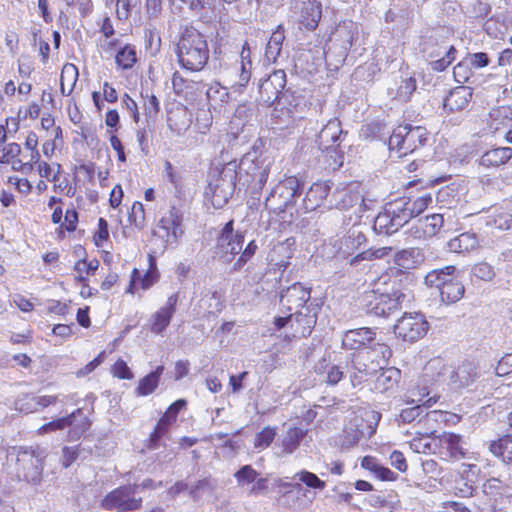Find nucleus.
I'll use <instances>...</instances> for the list:
<instances>
[{"instance_id": "obj_1", "label": "nucleus", "mask_w": 512, "mask_h": 512, "mask_svg": "<svg viewBox=\"0 0 512 512\" xmlns=\"http://www.w3.org/2000/svg\"><path fill=\"white\" fill-rule=\"evenodd\" d=\"M477 376L476 366L472 362H464L454 369L445 365L441 359L430 360L424 367L420 380L422 386L420 384L417 386L419 400L430 395V390L426 386L428 383L444 382L456 389L469 386Z\"/></svg>"}, {"instance_id": "obj_2", "label": "nucleus", "mask_w": 512, "mask_h": 512, "mask_svg": "<svg viewBox=\"0 0 512 512\" xmlns=\"http://www.w3.org/2000/svg\"><path fill=\"white\" fill-rule=\"evenodd\" d=\"M176 55L183 69L191 72L200 71L209 59L207 40L198 30L185 28L177 43Z\"/></svg>"}, {"instance_id": "obj_3", "label": "nucleus", "mask_w": 512, "mask_h": 512, "mask_svg": "<svg viewBox=\"0 0 512 512\" xmlns=\"http://www.w3.org/2000/svg\"><path fill=\"white\" fill-rule=\"evenodd\" d=\"M270 169L271 161L257 150H251L237 163L238 184L252 194H259L268 180Z\"/></svg>"}, {"instance_id": "obj_4", "label": "nucleus", "mask_w": 512, "mask_h": 512, "mask_svg": "<svg viewBox=\"0 0 512 512\" xmlns=\"http://www.w3.org/2000/svg\"><path fill=\"white\" fill-rule=\"evenodd\" d=\"M318 311V305H307L305 310L300 309L287 316L275 317L273 324L276 330L288 328L291 331L290 334L285 335L288 341L308 337L316 325Z\"/></svg>"}, {"instance_id": "obj_5", "label": "nucleus", "mask_w": 512, "mask_h": 512, "mask_svg": "<svg viewBox=\"0 0 512 512\" xmlns=\"http://www.w3.org/2000/svg\"><path fill=\"white\" fill-rule=\"evenodd\" d=\"M303 186V181L298 177L286 176L273 186L265 199V207L277 214L292 209L296 199L302 194Z\"/></svg>"}, {"instance_id": "obj_6", "label": "nucleus", "mask_w": 512, "mask_h": 512, "mask_svg": "<svg viewBox=\"0 0 512 512\" xmlns=\"http://www.w3.org/2000/svg\"><path fill=\"white\" fill-rule=\"evenodd\" d=\"M428 139L427 130L421 126L401 125L394 129L388 146L391 153L403 157L423 146Z\"/></svg>"}, {"instance_id": "obj_7", "label": "nucleus", "mask_w": 512, "mask_h": 512, "mask_svg": "<svg viewBox=\"0 0 512 512\" xmlns=\"http://www.w3.org/2000/svg\"><path fill=\"white\" fill-rule=\"evenodd\" d=\"M381 414L377 411L366 409L360 416H355L340 436V445L349 449L358 444L363 436L371 437L376 432Z\"/></svg>"}, {"instance_id": "obj_8", "label": "nucleus", "mask_w": 512, "mask_h": 512, "mask_svg": "<svg viewBox=\"0 0 512 512\" xmlns=\"http://www.w3.org/2000/svg\"><path fill=\"white\" fill-rule=\"evenodd\" d=\"M425 260L423 251L420 248H408L398 251L394 255L396 267L389 268L378 278V285H387L390 282L401 285L403 280H408L410 275L403 269L410 270L419 267Z\"/></svg>"}, {"instance_id": "obj_9", "label": "nucleus", "mask_w": 512, "mask_h": 512, "mask_svg": "<svg viewBox=\"0 0 512 512\" xmlns=\"http://www.w3.org/2000/svg\"><path fill=\"white\" fill-rule=\"evenodd\" d=\"M14 453L17 476L30 483H38L43 471V453L32 447H14L11 454Z\"/></svg>"}, {"instance_id": "obj_10", "label": "nucleus", "mask_w": 512, "mask_h": 512, "mask_svg": "<svg viewBox=\"0 0 512 512\" xmlns=\"http://www.w3.org/2000/svg\"><path fill=\"white\" fill-rule=\"evenodd\" d=\"M90 425L91 423L88 417L84 414L82 409L79 408L68 416L58 418L42 425L38 429L37 433L39 435H43L46 433L67 429V440L77 441L84 435L86 431L89 430Z\"/></svg>"}, {"instance_id": "obj_11", "label": "nucleus", "mask_w": 512, "mask_h": 512, "mask_svg": "<svg viewBox=\"0 0 512 512\" xmlns=\"http://www.w3.org/2000/svg\"><path fill=\"white\" fill-rule=\"evenodd\" d=\"M457 223L451 222L449 213H434L418 219L408 230L414 240H426L437 235L442 228L447 231L457 229Z\"/></svg>"}, {"instance_id": "obj_12", "label": "nucleus", "mask_w": 512, "mask_h": 512, "mask_svg": "<svg viewBox=\"0 0 512 512\" xmlns=\"http://www.w3.org/2000/svg\"><path fill=\"white\" fill-rule=\"evenodd\" d=\"M244 233L234 231V222L230 220L221 229L217 238L215 255L224 264L231 263L243 247Z\"/></svg>"}, {"instance_id": "obj_13", "label": "nucleus", "mask_w": 512, "mask_h": 512, "mask_svg": "<svg viewBox=\"0 0 512 512\" xmlns=\"http://www.w3.org/2000/svg\"><path fill=\"white\" fill-rule=\"evenodd\" d=\"M388 285H391V288H387L376 297L375 304L371 307V312L376 316H389L403 304L409 303L412 298L408 290L401 289V285L393 282Z\"/></svg>"}, {"instance_id": "obj_14", "label": "nucleus", "mask_w": 512, "mask_h": 512, "mask_svg": "<svg viewBox=\"0 0 512 512\" xmlns=\"http://www.w3.org/2000/svg\"><path fill=\"white\" fill-rule=\"evenodd\" d=\"M429 327V322L423 314L404 313L394 325V333L403 341L414 343L427 334Z\"/></svg>"}, {"instance_id": "obj_15", "label": "nucleus", "mask_w": 512, "mask_h": 512, "mask_svg": "<svg viewBox=\"0 0 512 512\" xmlns=\"http://www.w3.org/2000/svg\"><path fill=\"white\" fill-rule=\"evenodd\" d=\"M137 488V485H126L114 489L102 500V506L118 512L138 510L142 505V498L136 497Z\"/></svg>"}, {"instance_id": "obj_16", "label": "nucleus", "mask_w": 512, "mask_h": 512, "mask_svg": "<svg viewBox=\"0 0 512 512\" xmlns=\"http://www.w3.org/2000/svg\"><path fill=\"white\" fill-rule=\"evenodd\" d=\"M183 216L176 207H171L158 222L154 229V235L163 240L167 245L176 244L183 234L182 230Z\"/></svg>"}, {"instance_id": "obj_17", "label": "nucleus", "mask_w": 512, "mask_h": 512, "mask_svg": "<svg viewBox=\"0 0 512 512\" xmlns=\"http://www.w3.org/2000/svg\"><path fill=\"white\" fill-rule=\"evenodd\" d=\"M401 203H389L384 211L379 213L373 224V229L378 234L390 235L398 231L406 222V216H403L399 207Z\"/></svg>"}, {"instance_id": "obj_18", "label": "nucleus", "mask_w": 512, "mask_h": 512, "mask_svg": "<svg viewBox=\"0 0 512 512\" xmlns=\"http://www.w3.org/2000/svg\"><path fill=\"white\" fill-rule=\"evenodd\" d=\"M280 303L287 311L304 309L307 305H316L311 301V288L301 283H294L280 294Z\"/></svg>"}, {"instance_id": "obj_19", "label": "nucleus", "mask_w": 512, "mask_h": 512, "mask_svg": "<svg viewBox=\"0 0 512 512\" xmlns=\"http://www.w3.org/2000/svg\"><path fill=\"white\" fill-rule=\"evenodd\" d=\"M293 13L298 22L308 30H314L322 16V5L318 0H293Z\"/></svg>"}, {"instance_id": "obj_20", "label": "nucleus", "mask_w": 512, "mask_h": 512, "mask_svg": "<svg viewBox=\"0 0 512 512\" xmlns=\"http://www.w3.org/2000/svg\"><path fill=\"white\" fill-rule=\"evenodd\" d=\"M286 86V73L284 70H276L259 84L258 100L265 105H272L279 99Z\"/></svg>"}, {"instance_id": "obj_21", "label": "nucleus", "mask_w": 512, "mask_h": 512, "mask_svg": "<svg viewBox=\"0 0 512 512\" xmlns=\"http://www.w3.org/2000/svg\"><path fill=\"white\" fill-rule=\"evenodd\" d=\"M178 300L179 293L171 294L165 304L150 316L148 327L151 333L161 335L167 329L176 313Z\"/></svg>"}, {"instance_id": "obj_22", "label": "nucleus", "mask_w": 512, "mask_h": 512, "mask_svg": "<svg viewBox=\"0 0 512 512\" xmlns=\"http://www.w3.org/2000/svg\"><path fill=\"white\" fill-rule=\"evenodd\" d=\"M440 453L450 459L460 460L467 458L468 449L463 436L452 432H443L436 437V443Z\"/></svg>"}, {"instance_id": "obj_23", "label": "nucleus", "mask_w": 512, "mask_h": 512, "mask_svg": "<svg viewBox=\"0 0 512 512\" xmlns=\"http://www.w3.org/2000/svg\"><path fill=\"white\" fill-rule=\"evenodd\" d=\"M293 479L298 480L297 483L305 485L307 489L301 488V501L305 506H311L317 497V492L326 488V482L321 480L316 474L308 470H300L295 473Z\"/></svg>"}, {"instance_id": "obj_24", "label": "nucleus", "mask_w": 512, "mask_h": 512, "mask_svg": "<svg viewBox=\"0 0 512 512\" xmlns=\"http://www.w3.org/2000/svg\"><path fill=\"white\" fill-rule=\"evenodd\" d=\"M236 483L239 487L251 485L250 495H260L268 488L267 478L261 477L251 465L242 466L235 474Z\"/></svg>"}, {"instance_id": "obj_25", "label": "nucleus", "mask_w": 512, "mask_h": 512, "mask_svg": "<svg viewBox=\"0 0 512 512\" xmlns=\"http://www.w3.org/2000/svg\"><path fill=\"white\" fill-rule=\"evenodd\" d=\"M366 243L365 234L358 228H351L347 234L334 241L335 254L342 258L352 256Z\"/></svg>"}, {"instance_id": "obj_26", "label": "nucleus", "mask_w": 512, "mask_h": 512, "mask_svg": "<svg viewBox=\"0 0 512 512\" xmlns=\"http://www.w3.org/2000/svg\"><path fill=\"white\" fill-rule=\"evenodd\" d=\"M295 244L296 241L293 237L273 244L267 255L269 263L278 269L285 270L290 264L289 260L293 256Z\"/></svg>"}, {"instance_id": "obj_27", "label": "nucleus", "mask_w": 512, "mask_h": 512, "mask_svg": "<svg viewBox=\"0 0 512 512\" xmlns=\"http://www.w3.org/2000/svg\"><path fill=\"white\" fill-rule=\"evenodd\" d=\"M345 135L341 122L337 118L330 119L318 134V145L323 151L335 149Z\"/></svg>"}, {"instance_id": "obj_28", "label": "nucleus", "mask_w": 512, "mask_h": 512, "mask_svg": "<svg viewBox=\"0 0 512 512\" xmlns=\"http://www.w3.org/2000/svg\"><path fill=\"white\" fill-rule=\"evenodd\" d=\"M360 27L357 23L353 21H343L335 30L331 33L329 40L332 43L340 45V47H345V49L350 50V48L357 42L359 38Z\"/></svg>"}, {"instance_id": "obj_29", "label": "nucleus", "mask_w": 512, "mask_h": 512, "mask_svg": "<svg viewBox=\"0 0 512 512\" xmlns=\"http://www.w3.org/2000/svg\"><path fill=\"white\" fill-rule=\"evenodd\" d=\"M434 197L429 192H424L414 198H400L396 203H401L399 209L403 216H406V222L413 217L418 216L424 212L430 205H432Z\"/></svg>"}, {"instance_id": "obj_30", "label": "nucleus", "mask_w": 512, "mask_h": 512, "mask_svg": "<svg viewBox=\"0 0 512 512\" xmlns=\"http://www.w3.org/2000/svg\"><path fill=\"white\" fill-rule=\"evenodd\" d=\"M208 182L219 184V187L228 185L230 189H236L238 182L237 161L213 166L209 172Z\"/></svg>"}, {"instance_id": "obj_31", "label": "nucleus", "mask_w": 512, "mask_h": 512, "mask_svg": "<svg viewBox=\"0 0 512 512\" xmlns=\"http://www.w3.org/2000/svg\"><path fill=\"white\" fill-rule=\"evenodd\" d=\"M331 186L328 182H316L311 185L303 198L301 206L297 209L298 212L304 213L314 211L322 205L330 192Z\"/></svg>"}, {"instance_id": "obj_32", "label": "nucleus", "mask_w": 512, "mask_h": 512, "mask_svg": "<svg viewBox=\"0 0 512 512\" xmlns=\"http://www.w3.org/2000/svg\"><path fill=\"white\" fill-rule=\"evenodd\" d=\"M191 123L192 113L186 107L177 105L168 111L167 124L176 135L184 134L190 128Z\"/></svg>"}, {"instance_id": "obj_33", "label": "nucleus", "mask_w": 512, "mask_h": 512, "mask_svg": "<svg viewBox=\"0 0 512 512\" xmlns=\"http://www.w3.org/2000/svg\"><path fill=\"white\" fill-rule=\"evenodd\" d=\"M376 332L368 327L347 331L342 338V345L346 349L358 350L375 340Z\"/></svg>"}, {"instance_id": "obj_34", "label": "nucleus", "mask_w": 512, "mask_h": 512, "mask_svg": "<svg viewBox=\"0 0 512 512\" xmlns=\"http://www.w3.org/2000/svg\"><path fill=\"white\" fill-rule=\"evenodd\" d=\"M472 89L467 86H459L450 91L444 100V109L449 112H457L466 109L472 99Z\"/></svg>"}, {"instance_id": "obj_35", "label": "nucleus", "mask_w": 512, "mask_h": 512, "mask_svg": "<svg viewBox=\"0 0 512 512\" xmlns=\"http://www.w3.org/2000/svg\"><path fill=\"white\" fill-rule=\"evenodd\" d=\"M461 417L455 413L432 410L426 413V415L419 420L418 424L428 427L429 429H435V424H444L447 426H454L458 424Z\"/></svg>"}, {"instance_id": "obj_36", "label": "nucleus", "mask_w": 512, "mask_h": 512, "mask_svg": "<svg viewBox=\"0 0 512 512\" xmlns=\"http://www.w3.org/2000/svg\"><path fill=\"white\" fill-rule=\"evenodd\" d=\"M457 50L454 46L439 47L435 52L429 53L430 66L434 71H444L456 59Z\"/></svg>"}, {"instance_id": "obj_37", "label": "nucleus", "mask_w": 512, "mask_h": 512, "mask_svg": "<svg viewBox=\"0 0 512 512\" xmlns=\"http://www.w3.org/2000/svg\"><path fill=\"white\" fill-rule=\"evenodd\" d=\"M348 52L349 50L345 47H340V45L328 40L324 48V58L328 69L331 71L338 70L345 62Z\"/></svg>"}, {"instance_id": "obj_38", "label": "nucleus", "mask_w": 512, "mask_h": 512, "mask_svg": "<svg viewBox=\"0 0 512 512\" xmlns=\"http://www.w3.org/2000/svg\"><path fill=\"white\" fill-rule=\"evenodd\" d=\"M512 126V108L500 106L491 110L489 114V129L496 133Z\"/></svg>"}, {"instance_id": "obj_39", "label": "nucleus", "mask_w": 512, "mask_h": 512, "mask_svg": "<svg viewBox=\"0 0 512 512\" xmlns=\"http://www.w3.org/2000/svg\"><path fill=\"white\" fill-rule=\"evenodd\" d=\"M235 189H230L228 185L219 187V184L208 182L205 195L210 200L214 208H223L234 194Z\"/></svg>"}, {"instance_id": "obj_40", "label": "nucleus", "mask_w": 512, "mask_h": 512, "mask_svg": "<svg viewBox=\"0 0 512 512\" xmlns=\"http://www.w3.org/2000/svg\"><path fill=\"white\" fill-rule=\"evenodd\" d=\"M481 220L488 228L509 230L512 228V214L503 208H495Z\"/></svg>"}, {"instance_id": "obj_41", "label": "nucleus", "mask_w": 512, "mask_h": 512, "mask_svg": "<svg viewBox=\"0 0 512 512\" xmlns=\"http://www.w3.org/2000/svg\"><path fill=\"white\" fill-rule=\"evenodd\" d=\"M442 302L446 304H452L459 301L465 292L463 283L456 276L455 278H449L441 288L438 289Z\"/></svg>"}, {"instance_id": "obj_42", "label": "nucleus", "mask_w": 512, "mask_h": 512, "mask_svg": "<svg viewBox=\"0 0 512 512\" xmlns=\"http://www.w3.org/2000/svg\"><path fill=\"white\" fill-rule=\"evenodd\" d=\"M479 241L475 233L465 232L448 242V249L454 253L470 252L478 247Z\"/></svg>"}, {"instance_id": "obj_43", "label": "nucleus", "mask_w": 512, "mask_h": 512, "mask_svg": "<svg viewBox=\"0 0 512 512\" xmlns=\"http://www.w3.org/2000/svg\"><path fill=\"white\" fill-rule=\"evenodd\" d=\"M512 158V148L501 147L485 152L480 158V164L485 167H498L504 165Z\"/></svg>"}, {"instance_id": "obj_44", "label": "nucleus", "mask_w": 512, "mask_h": 512, "mask_svg": "<svg viewBox=\"0 0 512 512\" xmlns=\"http://www.w3.org/2000/svg\"><path fill=\"white\" fill-rule=\"evenodd\" d=\"M401 377V371L395 367H389L380 372L375 381V389L381 393L394 389Z\"/></svg>"}, {"instance_id": "obj_45", "label": "nucleus", "mask_w": 512, "mask_h": 512, "mask_svg": "<svg viewBox=\"0 0 512 512\" xmlns=\"http://www.w3.org/2000/svg\"><path fill=\"white\" fill-rule=\"evenodd\" d=\"M416 434L418 436L409 442L410 448L416 453L429 454L433 452V445L429 438H433L436 441V429L426 427L423 433L417 431Z\"/></svg>"}, {"instance_id": "obj_46", "label": "nucleus", "mask_w": 512, "mask_h": 512, "mask_svg": "<svg viewBox=\"0 0 512 512\" xmlns=\"http://www.w3.org/2000/svg\"><path fill=\"white\" fill-rule=\"evenodd\" d=\"M416 88V79L412 76H409L402 78L400 82L397 84L395 90L393 88H389L388 93L394 99H397L402 102H407L411 99L413 93L416 91Z\"/></svg>"}, {"instance_id": "obj_47", "label": "nucleus", "mask_w": 512, "mask_h": 512, "mask_svg": "<svg viewBox=\"0 0 512 512\" xmlns=\"http://www.w3.org/2000/svg\"><path fill=\"white\" fill-rule=\"evenodd\" d=\"M164 366H157L154 371L140 379L136 388V393L139 396H147L155 391L158 387L159 380L163 374Z\"/></svg>"}, {"instance_id": "obj_48", "label": "nucleus", "mask_w": 512, "mask_h": 512, "mask_svg": "<svg viewBox=\"0 0 512 512\" xmlns=\"http://www.w3.org/2000/svg\"><path fill=\"white\" fill-rule=\"evenodd\" d=\"M284 39L285 35L281 27L271 34L264 54V58L267 63H274L277 60L281 53Z\"/></svg>"}, {"instance_id": "obj_49", "label": "nucleus", "mask_w": 512, "mask_h": 512, "mask_svg": "<svg viewBox=\"0 0 512 512\" xmlns=\"http://www.w3.org/2000/svg\"><path fill=\"white\" fill-rule=\"evenodd\" d=\"M489 450L503 461L512 464V436L506 435L496 441H492Z\"/></svg>"}, {"instance_id": "obj_50", "label": "nucleus", "mask_w": 512, "mask_h": 512, "mask_svg": "<svg viewBox=\"0 0 512 512\" xmlns=\"http://www.w3.org/2000/svg\"><path fill=\"white\" fill-rule=\"evenodd\" d=\"M456 268L454 266H446L445 268L439 270H433L429 272L425 277V283L428 286L436 287L437 289L441 288L446 282L449 281V278H455L454 272Z\"/></svg>"}, {"instance_id": "obj_51", "label": "nucleus", "mask_w": 512, "mask_h": 512, "mask_svg": "<svg viewBox=\"0 0 512 512\" xmlns=\"http://www.w3.org/2000/svg\"><path fill=\"white\" fill-rule=\"evenodd\" d=\"M78 69L74 64L67 63L63 66L60 76V89L63 95H69L77 81Z\"/></svg>"}, {"instance_id": "obj_52", "label": "nucleus", "mask_w": 512, "mask_h": 512, "mask_svg": "<svg viewBox=\"0 0 512 512\" xmlns=\"http://www.w3.org/2000/svg\"><path fill=\"white\" fill-rule=\"evenodd\" d=\"M306 435V431L299 427L288 429L282 439L283 450L286 453H293L300 445Z\"/></svg>"}, {"instance_id": "obj_53", "label": "nucleus", "mask_w": 512, "mask_h": 512, "mask_svg": "<svg viewBox=\"0 0 512 512\" xmlns=\"http://www.w3.org/2000/svg\"><path fill=\"white\" fill-rule=\"evenodd\" d=\"M210 105L216 109L223 104L228 103L229 93L226 87L221 86L219 83H214L209 86L206 92Z\"/></svg>"}, {"instance_id": "obj_54", "label": "nucleus", "mask_w": 512, "mask_h": 512, "mask_svg": "<svg viewBox=\"0 0 512 512\" xmlns=\"http://www.w3.org/2000/svg\"><path fill=\"white\" fill-rule=\"evenodd\" d=\"M149 267L146 273L139 279V287L147 290L159 281L160 274L157 268L156 259L153 255H148Z\"/></svg>"}, {"instance_id": "obj_55", "label": "nucleus", "mask_w": 512, "mask_h": 512, "mask_svg": "<svg viewBox=\"0 0 512 512\" xmlns=\"http://www.w3.org/2000/svg\"><path fill=\"white\" fill-rule=\"evenodd\" d=\"M436 200L442 207H454L460 201V195L455 186H445L436 194Z\"/></svg>"}, {"instance_id": "obj_56", "label": "nucleus", "mask_w": 512, "mask_h": 512, "mask_svg": "<svg viewBox=\"0 0 512 512\" xmlns=\"http://www.w3.org/2000/svg\"><path fill=\"white\" fill-rule=\"evenodd\" d=\"M337 197L336 207L338 209H348L360 203L363 204L364 200L361 194L357 191L343 190L335 194Z\"/></svg>"}, {"instance_id": "obj_57", "label": "nucleus", "mask_w": 512, "mask_h": 512, "mask_svg": "<svg viewBox=\"0 0 512 512\" xmlns=\"http://www.w3.org/2000/svg\"><path fill=\"white\" fill-rule=\"evenodd\" d=\"M392 251L391 247H381L377 249H367L356 254L351 258L350 264L357 265L361 261H371L373 259H381L387 255H389Z\"/></svg>"}, {"instance_id": "obj_58", "label": "nucleus", "mask_w": 512, "mask_h": 512, "mask_svg": "<svg viewBox=\"0 0 512 512\" xmlns=\"http://www.w3.org/2000/svg\"><path fill=\"white\" fill-rule=\"evenodd\" d=\"M489 12V4L481 0H472L464 6V13L470 19L484 18Z\"/></svg>"}, {"instance_id": "obj_59", "label": "nucleus", "mask_w": 512, "mask_h": 512, "mask_svg": "<svg viewBox=\"0 0 512 512\" xmlns=\"http://www.w3.org/2000/svg\"><path fill=\"white\" fill-rule=\"evenodd\" d=\"M99 267V261L97 259L90 260L87 262L86 260H79L75 263L74 269L78 273V276L75 280L78 283L87 282V278L84 274H94Z\"/></svg>"}, {"instance_id": "obj_60", "label": "nucleus", "mask_w": 512, "mask_h": 512, "mask_svg": "<svg viewBox=\"0 0 512 512\" xmlns=\"http://www.w3.org/2000/svg\"><path fill=\"white\" fill-rule=\"evenodd\" d=\"M115 60L117 65L122 69L132 68L137 60L136 51L131 46H125L120 51H118Z\"/></svg>"}, {"instance_id": "obj_61", "label": "nucleus", "mask_w": 512, "mask_h": 512, "mask_svg": "<svg viewBox=\"0 0 512 512\" xmlns=\"http://www.w3.org/2000/svg\"><path fill=\"white\" fill-rule=\"evenodd\" d=\"M276 436V429L272 427H265L259 433L256 434L254 439V448L257 450H263L267 448L274 440Z\"/></svg>"}, {"instance_id": "obj_62", "label": "nucleus", "mask_w": 512, "mask_h": 512, "mask_svg": "<svg viewBox=\"0 0 512 512\" xmlns=\"http://www.w3.org/2000/svg\"><path fill=\"white\" fill-rule=\"evenodd\" d=\"M216 487V481L212 478H204L197 481L194 485L189 487V495L197 500L201 493L206 491H213Z\"/></svg>"}, {"instance_id": "obj_63", "label": "nucleus", "mask_w": 512, "mask_h": 512, "mask_svg": "<svg viewBox=\"0 0 512 512\" xmlns=\"http://www.w3.org/2000/svg\"><path fill=\"white\" fill-rule=\"evenodd\" d=\"M15 409L24 414L37 412L34 395L25 394L15 401Z\"/></svg>"}, {"instance_id": "obj_64", "label": "nucleus", "mask_w": 512, "mask_h": 512, "mask_svg": "<svg viewBox=\"0 0 512 512\" xmlns=\"http://www.w3.org/2000/svg\"><path fill=\"white\" fill-rule=\"evenodd\" d=\"M129 222L138 229L145 225V211L141 202H134L129 213Z\"/></svg>"}]
</instances>
